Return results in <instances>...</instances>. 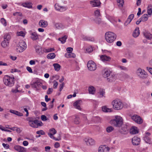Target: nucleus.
I'll return each instance as SVG.
<instances>
[{
  "label": "nucleus",
  "instance_id": "obj_31",
  "mask_svg": "<svg viewBox=\"0 0 152 152\" xmlns=\"http://www.w3.org/2000/svg\"><path fill=\"white\" fill-rule=\"evenodd\" d=\"M53 66L54 67L55 70L57 71H59L60 69L61 66L58 63L54 64Z\"/></svg>",
  "mask_w": 152,
  "mask_h": 152
},
{
  "label": "nucleus",
  "instance_id": "obj_40",
  "mask_svg": "<svg viewBox=\"0 0 152 152\" xmlns=\"http://www.w3.org/2000/svg\"><path fill=\"white\" fill-rule=\"evenodd\" d=\"M94 15L96 17H99L101 16L100 10L98 9L94 12Z\"/></svg>",
  "mask_w": 152,
  "mask_h": 152
},
{
  "label": "nucleus",
  "instance_id": "obj_6",
  "mask_svg": "<svg viewBox=\"0 0 152 152\" xmlns=\"http://www.w3.org/2000/svg\"><path fill=\"white\" fill-rule=\"evenodd\" d=\"M26 48V45L25 42L23 40H21L17 45L16 50L19 52H22Z\"/></svg>",
  "mask_w": 152,
  "mask_h": 152
},
{
  "label": "nucleus",
  "instance_id": "obj_35",
  "mask_svg": "<svg viewBox=\"0 0 152 152\" xmlns=\"http://www.w3.org/2000/svg\"><path fill=\"white\" fill-rule=\"evenodd\" d=\"M48 135L51 138H52L56 141H59L61 140V138L60 137H59L58 138H56L55 137L53 136V135L54 134H52V133H48Z\"/></svg>",
  "mask_w": 152,
  "mask_h": 152
},
{
  "label": "nucleus",
  "instance_id": "obj_49",
  "mask_svg": "<svg viewBox=\"0 0 152 152\" xmlns=\"http://www.w3.org/2000/svg\"><path fill=\"white\" fill-rule=\"evenodd\" d=\"M94 121L96 122H97L100 121V118L99 117L96 116L93 118Z\"/></svg>",
  "mask_w": 152,
  "mask_h": 152
},
{
  "label": "nucleus",
  "instance_id": "obj_12",
  "mask_svg": "<svg viewBox=\"0 0 152 152\" xmlns=\"http://www.w3.org/2000/svg\"><path fill=\"white\" fill-rule=\"evenodd\" d=\"M52 23L54 27L57 29H61L64 28V25L61 23H56L55 21H53Z\"/></svg>",
  "mask_w": 152,
  "mask_h": 152
},
{
  "label": "nucleus",
  "instance_id": "obj_17",
  "mask_svg": "<svg viewBox=\"0 0 152 152\" xmlns=\"http://www.w3.org/2000/svg\"><path fill=\"white\" fill-rule=\"evenodd\" d=\"M82 103V101L81 100H77L73 104V106L75 108L79 110H81V108L80 107Z\"/></svg>",
  "mask_w": 152,
  "mask_h": 152
},
{
  "label": "nucleus",
  "instance_id": "obj_16",
  "mask_svg": "<svg viewBox=\"0 0 152 152\" xmlns=\"http://www.w3.org/2000/svg\"><path fill=\"white\" fill-rule=\"evenodd\" d=\"M100 59L101 61L104 62L110 61L111 59V58L110 57L107 56L106 55L100 56Z\"/></svg>",
  "mask_w": 152,
  "mask_h": 152
},
{
  "label": "nucleus",
  "instance_id": "obj_3",
  "mask_svg": "<svg viewBox=\"0 0 152 152\" xmlns=\"http://www.w3.org/2000/svg\"><path fill=\"white\" fill-rule=\"evenodd\" d=\"M14 77H10L7 75L5 76L3 79L4 84L9 87H12L14 85L15 82Z\"/></svg>",
  "mask_w": 152,
  "mask_h": 152
},
{
  "label": "nucleus",
  "instance_id": "obj_52",
  "mask_svg": "<svg viewBox=\"0 0 152 152\" xmlns=\"http://www.w3.org/2000/svg\"><path fill=\"white\" fill-rule=\"evenodd\" d=\"M95 21L96 23L98 24H100L101 22V20L100 18H96L95 19Z\"/></svg>",
  "mask_w": 152,
  "mask_h": 152
},
{
  "label": "nucleus",
  "instance_id": "obj_4",
  "mask_svg": "<svg viewBox=\"0 0 152 152\" xmlns=\"http://www.w3.org/2000/svg\"><path fill=\"white\" fill-rule=\"evenodd\" d=\"M113 108L115 110H118L121 109L123 107V104L119 100L115 99L111 103Z\"/></svg>",
  "mask_w": 152,
  "mask_h": 152
},
{
  "label": "nucleus",
  "instance_id": "obj_26",
  "mask_svg": "<svg viewBox=\"0 0 152 152\" xmlns=\"http://www.w3.org/2000/svg\"><path fill=\"white\" fill-rule=\"evenodd\" d=\"M82 38L84 40L91 41H93L94 40V38L91 37H88L83 35L82 36Z\"/></svg>",
  "mask_w": 152,
  "mask_h": 152
},
{
  "label": "nucleus",
  "instance_id": "obj_13",
  "mask_svg": "<svg viewBox=\"0 0 152 152\" xmlns=\"http://www.w3.org/2000/svg\"><path fill=\"white\" fill-rule=\"evenodd\" d=\"M140 138L136 136L134 137L132 140V143L134 145H139L140 143Z\"/></svg>",
  "mask_w": 152,
  "mask_h": 152
},
{
  "label": "nucleus",
  "instance_id": "obj_50",
  "mask_svg": "<svg viewBox=\"0 0 152 152\" xmlns=\"http://www.w3.org/2000/svg\"><path fill=\"white\" fill-rule=\"evenodd\" d=\"M53 87L54 88H56L58 85V82L56 81V80H54L53 82Z\"/></svg>",
  "mask_w": 152,
  "mask_h": 152
},
{
  "label": "nucleus",
  "instance_id": "obj_5",
  "mask_svg": "<svg viewBox=\"0 0 152 152\" xmlns=\"http://www.w3.org/2000/svg\"><path fill=\"white\" fill-rule=\"evenodd\" d=\"M28 124L31 127L34 128H37L43 125L41 121H39L37 120L33 121L32 119H30L28 120Z\"/></svg>",
  "mask_w": 152,
  "mask_h": 152
},
{
  "label": "nucleus",
  "instance_id": "obj_27",
  "mask_svg": "<svg viewBox=\"0 0 152 152\" xmlns=\"http://www.w3.org/2000/svg\"><path fill=\"white\" fill-rule=\"evenodd\" d=\"M140 33L139 28L138 27L136 28L133 33V36L134 37L136 38L139 36Z\"/></svg>",
  "mask_w": 152,
  "mask_h": 152
},
{
  "label": "nucleus",
  "instance_id": "obj_34",
  "mask_svg": "<svg viewBox=\"0 0 152 152\" xmlns=\"http://www.w3.org/2000/svg\"><path fill=\"white\" fill-rule=\"evenodd\" d=\"M99 97L100 98H102L103 97H105V96H104L105 94V91L104 89H100L99 90Z\"/></svg>",
  "mask_w": 152,
  "mask_h": 152
},
{
  "label": "nucleus",
  "instance_id": "obj_54",
  "mask_svg": "<svg viewBox=\"0 0 152 152\" xmlns=\"http://www.w3.org/2000/svg\"><path fill=\"white\" fill-rule=\"evenodd\" d=\"M118 67L121 69V70H124V71H127L128 70V69L125 66H118Z\"/></svg>",
  "mask_w": 152,
  "mask_h": 152
},
{
  "label": "nucleus",
  "instance_id": "obj_36",
  "mask_svg": "<svg viewBox=\"0 0 152 152\" xmlns=\"http://www.w3.org/2000/svg\"><path fill=\"white\" fill-rule=\"evenodd\" d=\"M67 38V37L66 35H65L61 38H59L58 40L60 41L63 44L66 42Z\"/></svg>",
  "mask_w": 152,
  "mask_h": 152
},
{
  "label": "nucleus",
  "instance_id": "obj_38",
  "mask_svg": "<svg viewBox=\"0 0 152 152\" xmlns=\"http://www.w3.org/2000/svg\"><path fill=\"white\" fill-rule=\"evenodd\" d=\"M102 110L104 112H111V109L107 108L105 106H104L102 107Z\"/></svg>",
  "mask_w": 152,
  "mask_h": 152
},
{
  "label": "nucleus",
  "instance_id": "obj_59",
  "mask_svg": "<svg viewBox=\"0 0 152 152\" xmlns=\"http://www.w3.org/2000/svg\"><path fill=\"white\" fill-rule=\"evenodd\" d=\"M68 53H72L73 50V48L71 47L68 48L66 49Z\"/></svg>",
  "mask_w": 152,
  "mask_h": 152
},
{
  "label": "nucleus",
  "instance_id": "obj_21",
  "mask_svg": "<svg viewBox=\"0 0 152 152\" xmlns=\"http://www.w3.org/2000/svg\"><path fill=\"white\" fill-rule=\"evenodd\" d=\"M84 140L86 143V144L88 145H92L94 144V141L91 138H86Z\"/></svg>",
  "mask_w": 152,
  "mask_h": 152
},
{
  "label": "nucleus",
  "instance_id": "obj_37",
  "mask_svg": "<svg viewBox=\"0 0 152 152\" xmlns=\"http://www.w3.org/2000/svg\"><path fill=\"white\" fill-rule=\"evenodd\" d=\"M47 57L48 59H53L55 57L56 55L54 53H51L48 54Z\"/></svg>",
  "mask_w": 152,
  "mask_h": 152
},
{
  "label": "nucleus",
  "instance_id": "obj_41",
  "mask_svg": "<svg viewBox=\"0 0 152 152\" xmlns=\"http://www.w3.org/2000/svg\"><path fill=\"white\" fill-rule=\"evenodd\" d=\"M114 129V128L110 126L107 127L106 128V131L107 132L109 133L112 131Z\"/></svg>",
  "mask_w": 152,
  "mask_h": 152
},
{
  "label": "nucleus",
  "instance_id": "obj_33",
  "mask_svg": "<svg viewBox=\"0 0 152 152\" xmlns=\"http://www.w3.org/2000/svg\"><path fill=\"white\" fill-rule=\"evenodd\" d=\"M148 15L147 14H144L142 16L140 19H141L142 21H145L148 20Z\"/></svg>",
  "mask_w": 152,
  "mask_h": 152
},
{
  "label": "nucleus",
  "instance_id": "obj_30",
  "mask_svg": "<svg viewBox=\"0 0 152 152\" xmlns=\"http://www.w3.org/2000/svg\"><path fill=\"white\" fill-rule=\"evenodd\" d=\"M147 13L148 15H151L152 14V6L151 4H149L147 8Z\"/></svg>",
  "mask_w": 152,
  "mask_h": 152
},
{
  "label": "nucleus",
  "instance_id": "obj_51",
  "mask_svg": "<svg viewBox=\"0 0 152 152\" xmlns=\"http://www.w3.org/2000/svg\"><path fill=\"white\" fill-rule=\"evenodd\" d=\"M41 118L42 121H46L48 119V118L46 116L44 115H41Z\"/></svg>",
  "mask_w": 152,
  "mask_h": 152
},
{
  "label": "nucleus",
  "instance_id": "obj_2",
  "mask_svg": "<svg viewBox=\"0 0 152 152\" xmlns=\"http://www.w3.org/2000/svg\"><path fill=\"white\" fill-rule=\"evenodd\" d=\"M111 124L116 127H120L123 124V119L120 116L116 115L115 118L110 121Z\"/></svg>",
  "mask_w": 152,
  "mask_h": 152
},
{
  "label": "nucleus",
  "instance_id": "obj_55",
  "mask_svg": "<svg viewBox=\"0 0 152 152\" xmlns=\"http://www.w3.org/2000/svg\"><path fill=\"white\" fill-rule=\"evenodd\" d=\"M131 19L129 18H127V20L125 21L124 23V25L125 26H127L128 24L131 21Z\"/></svg>",
  "mask_w": 152,
  "mask_h": 152
},
{
  "label": "nucleus",
  "instance_id": "obj_48",
  "mask_svg": "<svg viewBox=\"0 0 152 152\" xmlns=\"http://www.w3.org/2000/svg\"><path fill=\"white\" fill-rule=\"evenodd\" d=\"M36 133L38 134L44 135L45 134V132L42 130H40L37 131Z\"/></svg>",
  "mask_w": 152,
  "mask_h": 152
},
{
  "label": "nucleus",
  "instance_id": "obj_43",
  "mask_svg": "<svg viewBox=\"0 0 152 152\" xmlns=\"http://www.w3.org/2000/svg\"><path fill=\"white\" fill-rule=\"evenodd\" d=\"M119 7H122L124 4V0H116Z\"/></svg>",
  "mask_w": 152,
  "mask_h": 152
},
{
  "label": "nucleus",
  "instance_id": "obj_19",
  "mask_svg": "<svg viewBox=\"0 0 152 152\" xmlns=\"http://www.w3.org/2000/svg\"><path fill=\"white\" fill-rule=\"evenodd\" d=\"M90 3L93 7H99L101 4L100 1L98 0H93L90 1Z\"/></svg>",
  "mask_w": 152,
  "mask_h": 152
},
{
  "label": "nucleus",
  "instance_id": "obj_63",
  "mask_svg": "<svg viewBox=\"0 0 152 152\" xmlns=\"http://www.w3.org/2000/svg\"><path fill=\"white\" fill-rule=\"evenodd\" d=\"M50 146H46L45 147V151L46 152H49L50 151Z\"/></svg>",
  "mask_w": 152,
  "mask_h": 152
},
{
  "label": "nucleus",
  "instance_id": "obj_58",
  "mask_svg": "<svg viewBox=\"0 0 152 152\" xmlns=\"http://www.w3.org/2000/svg\"><path fill=\"white\" fill-rule=\"evenodd\" d=\"M18 35L19 36L24 37L25 35V34L23 31H21L18 33Z\"/></svg>",
  "mask_w": 152,
  "mask_h": 152
},
{
  "label": "nucleus",
  "instance_id": "obj_1",
  "mask_svg": "<svg viewBox=\"0 0 152 152\" xmlns=\"http://www.w3.org/2000/svg\"><path fill=\"white\" fill-rule=\"evenodd\" d=\"M105 37L107 42L111 43L116 39V35L113 32L108 31L105 34Z\"/></svg>",
  "mask_w": 152,
  "mask_h": 152
},
{
  "label": "nucleus",
  "instance_id": "obj_53",
  "mask_svg": "<svg viewBox=\"0 0 152 152\" xmlns=\"http://www.w3.org/2000/svg\"><path fill=\"white\" fill-rule=\"evenodd\" d=\"M20 72V71L16 69H12L11 70V72L12 73H13L15 72Z\"/></svg>",
  "mask_w": 152,
  "mask_h": 152
},
{
  "label": "nucleus",
  "instance_id": "obj_47",
  "mask_svg": "<svg viewBox=\"0 0 152 152\" xmlns=\"http://www.w3.org/2000/svg\"><path fill=\"white\" fill-rule=\"evenodd\" d=\"M74 123L76 124H78L80 122V119L78 117H76L74 120Z\"/></svg>",
  "mask_w": 152,
  "mask_h": 152
},
{
  "label": "nucleus",
  "instance_id": "obj_14",
  "mask_svg": "<svg viewBox=\"0 0 152 152\" xmlns=\"http://www.w3.org/2000/svg\"><path fill=\"white\" fill-rule=\"evenodd\" d=\"M55 7L56 10L61 12L64 11L67 9V8L66 7L61 6L58 4H55Z\"/></svg>",
  "mask_w": 152,
  "mask_h": 152
},
{
  "label": "nucleus",
  "instance_id": "obj_23",
  "mask_svg": "<svg viewBox=\"0 0 152 152\" xmlns=\"http://www.w3.org/2000/svg\"><path fill=\"white\" fill-rule=\"evenodd\" d=\"M110 148L108 147L105 146L100 147L98 149L99 152H108Z\"/></svg>",
  "mask_w": 152,
  "mask_h": 152
},
{
  "label": "nucleus",
  "instance_id": "obj_64",
  "mask_svg": "<svg viewBox=\"0 0 152 152\" xmlns=\"http://www.w3.org/2000/svg\"><path fill=\"white\" fill-rule=\"evenodd\" d=\"M2 145L3 146L4 148H5L6 149H8L9 148V145L6 144L4 143H3L2 144Z\"/></svg>",
  "mask_w": 152,
  "mask_h": 152
},
{
  "label": "nucleus",
  "instance_id": "obj_61",
  "mask_svg": "<svg viewBox=\"0 0 152 152\" xmlns=\"http://www.w3.org/2000/svg\"><path fill=\"white\" fill-rule=\"evenodd\" d=\"M23 109H24V110L26 113V117L28 116L29 113H28V110H27V109L26 107V106H24L23 107Z\"/></svg>",
  "mask_w": 152,
  "mask_h": 152
},
{
  "label": "nucleus",
  "instance_id": "obj_42",
  "mask_svg": "<svg viewBox=\"0 0 152 152\" xmlns=\"http://www.w3.org/2000/svg\"><path fill=\"white\" fill-rule=\"evenodd\" d=\"M9 129L13 131H16L18 133H20L21 132L20 129L19 128L14 127L11 128H9Z\"/></svg>",
  "mask_w": 152,
  "mask_h": 152
},
{
  "label": "nucleus",
  "instance_id": "obj_28",
  "mask_svg": "<svg viewBox=\"0 0 152 152\" xmlns=\"http://www.w3.org/2000/svg\"><path fill=\"white\" fill-rule=\"evenodd\" d=\"M88 91L90 94H94L96 91L95 88L93 86H90L89 87Z\"/></svg>",
  "mask_w": 152,
  "mask_h": 152
},
{
  "label": "nucleus",
  "instance_id": "obj_45",
  "mask_svg": "<svg viewBox=\"0 0 152 152\" xmlns=\"http://www.w3.org/2000/svg\"><path fill=\"white\" fill-rule=\"evenodd\" d=\"M0 21L1 23L4 26H7V22L6 20L4 18H1V19Z\"/></svg>",
  "mask_w": 152,
  "mask_h": 152
},
{
  "label": "nucleus",
  "instance_id": "obj_46",
  "mask_svg": "<svg viewBox=\"0 0 152 152\" xmlns=\"http://www.w3.org/2000/svg\"><path fill=\"white\" fill-rule=\"evenodd\" d=\"M49 132H50L49 133H52L53 134H55L57 132L56 131L54 128H52L50 129Z\"/></svg>",
  "mask_w": 152,
  "mask_h": 152
},
{
  "label": "nucleus",
  "instance_id": "obj_32",
  "mask_svg": "<svg viewBox=\"0 0 152 152\" xmlns=\"http://www.w3.org/2000/svg\"><path fill=\"white\" fill-rule=\"evenodd\" d=\"M143 35L145 38L148 39H150L152 37L151 34L149 33H143Z\"/></svg>",
  "mask_w": 152,
  "mask_h": 152
},
{
  "label": "nucleus",
  "instance_id": "obj_60",
  "mask_svg": "<svg viewBox=\"0 0 152 152\" xmlns=\"http://www.w3.org/2000/svg\"><path fill=\"white\" fill-rule=\"evenodd\" d=\"M64 85V83H63L62 84L60 85L59 91H61L63 89Z\"/></svg>",
  "mask_w": 152,
  "mask_h": 152
},
{
  "label": "nucleus",
  "instance_id": "obj_18",
  "mask_svg": "<svg viewBox=\"0 0 152 152\" xmlns=\"http://www.w3.org/2000/svg\"><path fill=\"white\" fill-rule=\"evenodd\" d=\"M42 83L38 81L34 82L31 84L32 87L36 88V90H38V88L42 86Z\"/></svg>",
  "mask_w": 152,
  "mask_h": 152
},
{
  "label": "nucleus",
  "instance_id": "obj_44",
  "mask_svg": "<svg viewBox=\"0 0 152 152\" xmlns=\"http://www.w3.org/2000/svg\"><path fill=\"white\" fill-rule=\"evenodd\" d=\"M55 50L54 48H49L48 49H45L44 50V51L46 53H48L53 51Z\"/></svg>",
  "mask_w": 152,
  "mask_h": 152
},
{
  "label": "nucleus",
  "instance_id": "obj_9",
  "mask_svg": "<svg viewBox=\"0 0 152 152\" xmlns=\"http://www.w3.org/2000/svg\"><path fill=\"white\" fill-rule=\"evenodd\" d=\"M87 67L88 69L91 71H94L96 69V64L91 60L88 61L87 63Z\"/></svg>",
  "mask_w": 152,
  "mask_h": 152
},
{
  "label": "nucleus",
  "instance_id": "obj_8",
  "mask_svg": "<svg viewBox=\"0 0 152 152\" xmlns=\"http://www.w3.org/2000/svg\"><path fill=\"white\" fill-rule=\"evenodd\" d=\"M137 74L138 76L140 78L144 79L147 76L146 72L143 69L141 68H139L137 70Z\"/></svg>",
  "mask_w": 152,
  "mask_h": 152
},
{
  "label": "nucleus",
  "instance_id": "obj_24",
  "mask_svg": "<svg viewBox=\"0 0 152 152\" xmlns=\"http://www.w3.org/2000/svg\"><path fill=\"white\" fill-rule=\"evenodd\" d=\"M130 132L131 134H135L138 133V130L137 127L132 126L130 130Z\"/></svg>",
  "mask_w": 152,
  "mask_h": 152
},
{
  "label": "nucleus",
  "instance_id": "obj_20",
  "mask_svg": "<svg viewBox=\"0 0 152 152\" xmlns=\"http://www.w3.org/2000/svg\"><path fill=\"white\" fill-rule=\"evenodd\" d=\"M111 73V71L107 69H104L102 72L103 76L105 78L107 77L108 78L110 75Z\"/></svg>",
  "mask_w": 152,
  "mask_h": 152
},
{
  "label": "nucleus",
  "instance_id": "obj_57",
  "mask_svg": "<svg viewBox=\"0 0 152 152\" xmlns=\"http://www.w3.org/2000/svg\"><path fill=\"white\" fill-rule=\"evenodd\" d=\"M53 91V88H49L47 91V93L48 94H50L52 93Z\"/></svg>",
  "mask_w": 152,
  "mask_h": 152
},
{
  "label": "nucleus",
  "instance_id": "obj_39",
  "mask_svg": "<svg viewBox=\"0 0 152 152\" xmlns=\"http://www.w3.org/2000/svg\"><path fill=\"white\" fill-rule=\"evenodd\" d=\"M36 52L40 54L41 53V48L39 45H36L35 47Z\"/></svg>",
  "mask_w": 152,
  "mask_h": 152
},
{
  "label": "nucleus",
  "instance_id": "obj_22",
  "mask_svg": "<svg viewBox=\"0 0 152 152\" xmlns=\"http://www.w3.org/2000/svg\"><path fill=\"white\" fill-rule=\"evenodd\" d=\"M39 24L40 27L42 28H45L48 26V23L47 21L41 20L39 21Z\"/></svg>",
  "mask_w": 152,
  "mask_h": 152
},
{
  "label": "nucleus",
  "instance_id": "obj_15",
  "mask_svg": "<svg viewBox=\"0 0 152 152\" xmlns=\"http://www.w3.org/2000/svg\"><path fill=\"white\" fill-rule=\"evenodd\" d=\"M14 148L18 152H25L26 151V149L24 147L19 145L15 146Z\"/></svg>",
  "mask_w": 152,
  "mask_h": 152
},
{
  "label": "nucleus",
  "instance_id": "obj_29",
  "mask_svg": "<svg viewBox=\"0 0 152 152\" xmlns=\"http://www.w3.org/2000/svg\"><path fill=\"white\" fill-rule=\"evenodd\" d=\"M116 78V77L115 75L114 74H111L110 76L107 78V79L109 82H112L114 81Z\"/></svg>",
  "mask_w": 152,
  "mask_h": 152
},
{
  "label": "nucleus",
  "instance_id": "obj_11",
  "mask_svg": "<svg viewBox=\"0 0 152 152\" xmlns=\"http://www.w3.org/2000/svg\"><path fill=\"white\" fill-rule=\"evenodd\" d=\"M31 39L33 41L39 40V35L36 32H31L30 34Z\"/></svg>",
  "mask_w": 152,
  "mask_h": 152
},
{
  "label": "nucleus",
  "instance_id": "obj_10",
  "mask_svg": "<svg viewBox=\"0 0 152 152\" xmlns=\"http://www.w3.org/2000/svg\"><path fill=\"white\" fill-rule=\"evenodd\" d=\"M131 118L136 123L140 124L143 122V120L139 116L135 115L132 116Z\"/></svg>",
  "mask_w": 152,
  "mask_h": 152
},
{
  "label": "nucleus",
  "instance_id": "obj_56",
  "mask_svg": "<svg viewBox=\"0 0 152 152\" xmlns=\"http://www.w3.org/2000/svg\"><path fill=\"white\" fill-rule=\"evenodd\" d=\"M86 50L88 53L91 52L93 51V48L91 46L89 47L86 49Z\"/></svg>",
  "mask_w": 152,
  "mask_h": 152
},
{
  "label": "nucleus",
  "instance_id": "obj_62",
  "mask_svg": "<svg viewBox=\"0 0 152 152\" xmlns=\"http://www.w3.org/2000/svg\"><path fill=\"white\" fill-rule=\"evenodd\" d=\"M26 69L30 73H32L33 72L32 69L29 66H27L26 67Z\"/></svg>",
  "mask_w": 152,
  "mask_h": 152
},
{
  "label": "nucleus",
  "instance_id": "obj_7",
  "mask_svg": "<svg viewBox=\"0 0 152 152\" xmlns=\"http://www.w3.org/2000/svg\"><path fill=\"white\" fill-rule=\"evenodd\" d=\"M4 40L2 42L1 45L3 47L5 48L8 45L11 38V37L10 34H6L4 35Z\"/></svg>",
  "mask_w": 152,
  "mask_h": 152
},
{
  "label": "nucleus",
  "instance_id": "obj_25",
  "mask_svg": "<svg viewBox=\"0 0 152 152\" xmlns=\"http://www.w3.org/2000/svg\"><path fill=\"white\" fill-rule=\"evenodd\" d=\"M32 3L31 2H26L22 3L21 6L25 7L31 8L32 7Z\"/></svg>",
  "mask_w": 152,
  "mask_h": 152
}]
</instances>
